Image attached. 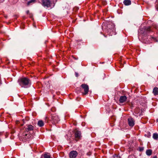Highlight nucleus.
<instances>
[{
    "label": "nucleus",
    "mask_w": 158,
    "mask_h": 158,
    "mask_svg": "<svg viewBox=\"0 0 158 158\" xmlns=\"http://www.w3.org/2000/svg\"><path fill=\"white\" fill-rule=\"evenodd\" d=\"M18 82L20 85L24 88L29 87L31 85V81L28 78L24 77L19 79Z\"/></svg>",
    "instance_id": "nucleus-1"
},
{
    "label": "nucleus",
    "mask_w": 158,
    "mask_h": 158,
    "mask_svg": "<svg viewBox=\"0 0 158 158\" xmlns=\"http://www.w3.org/2000/svg\"><path fill=\"white\" fill-rule=\"evenodd\" d=\"M34 128V127L32 125H29L27 126V128H25V132L23 133V136L24 135V137L26 138H29L31 137V134H28V132L30 131H32Z\"/></svg>",
    "instance_id": "nucleus-2"
},
{
    "label": "nucleus",
    "mask_w": 158,
    "mask_h": 158,
    "mask_svg": "<svg viewBox=\"0 0 158 158\" xmlns=\"http://www.w3.org/2000/svg\"><path fill=\"white\" fill-rule=\"evenodd\" d=\"M51 122L53 124H56L57 123L60 121L59 118L58 116L56 114H52L51 113Z\"/></svg>",
    "instance_id": "nucleus-3"
},
{
    "label": "nucleus",
    "mask_w": 158,
    "mask_h": 158,
    "mask_svg": "<svg viewBox=\"0 0 158 158\" xmlns=\"http://www.w3.org/2000/svg\"><path fill=\"white\" fill-rule=\"evenodd\" d=\"M42 5L45 7L49 8L52 7V3L51 0H42Z\"/></svg>",
    "instance_id": "nucleus-4"
},
{
    "label": "nucleus",
    "mask_w": 158,
    "mask_h": 158,
    "mask_svg": "<svg viewBox=\"0 0 158 158\" xmlns=\"http://www.w3.org/2000/svg\"><path fill=\"white\" fill-rule=\"evenodd\" d=\"M75 140L76 142L80 140L82 136L81 132L77 129H75L74 131Z\"/></svg>",
    "instance_id": "nucleus-5"
},
{
    "label": "nucleus",
    "mask_w": 158,
    "mask_h": 158,
    "mask_svg": "<svg viewBox=\"0 0 158 158\" xmlns=\"http://www.w3.org/2000/svg\"><path fill=\"white\" fill-rule=\"evenodd\" d=\"M81 87L84 89V92L82 93V94L84 95L87 94L89 92V88L88 86L85 84H82L81 85Z\"/></svg>",
    "instance_id": "nucleus-6"
},
{
    "label": "nucleus",
    "mask_w": 158,
    "mask_h": 158,
    "mask_svg": "<svg viewBox=\"0 0 158 158\" xmlns=\"http://www.w3.org/2000/svg\"><path fill=\"white\" fill-rule=\"evenodd\" d=\"M112 27L110 28L108 27L109 29H108V32L109 34L110 35H113L115 34V28L114 25L112 24L111 25Z\"/></svg>",
    "instance_id": "nucleus-7"
},
{
    "label": "nucleus",
    "mask_w": 158,
    "mask_h": 158,
    "mask_svg": "<svg viewBox=\"0 0 158 158\" xmlns=\"http://www.w3.org/2000/svg\"><path fill=\"white\" fill-rule=\"evenodd\" d=\"M78 155V153L76 151H72L70 152L69 156L70 158H75Z\"/></svg>",
    "instance_id": "nucleus-8"
},
{
    "label": "nucleus",
    "mask_w": 158,
    "mask_h": 158,
    "mask_svg": "<svg viewBox=\"0 0 158 158\" xmlns=\"http://www.w3.org/2000/svg\"><path fill=\"white\" fill-rule=\"evenodd\" d=\"M128 123L129 125L131 127H133L135 124V121L132 117H130L128 119Z\"/></svg>",
    "instance_id": "nucleus-9"
},
{
    "label": "nucleus",
    "mask_w": 158,
    "mask_h": 158,
    "mask_svg": "<svg viewBox=\"0 0 158 158\" xmlns=\"http://www.w3.org/2000/svg\"><path fill=\"white\" fill-rule=\"evenodd\" d=\"M127 99L126 96H122L120 97L119 101L120 103H123L126 101Z\"/></svg>",
    "instance_id": "nucleus-10"
},
{
    "label": "nucleus",
    "mask_w": 158,
    "mask_h": 158,
    "mask_svg": "<svg viewBox=\"0 0 158 158\" xmlns=\"http://www.w3.org/2000/svg\"><path fill=\"white\" fill-rule=\"evenodd\" d=\"M144 29L145 31L147 33L153 31V30L150 27H146L144 28Z\"/></svg>",
    "instance_id": "nucleus-11"
},
{
    "label": "nucleus",
    "mask_w": 158,
    "mask_h": 158,
    "mask_svg": "<svg viewBox=\"0 0 158 158\" xmlns=\"http://www.w3.org/2000/svg\"><path fill=\"white\" fill-rule=\"evenodd\" d=\"M123 3L125 5L128 6L131 4V2L130 0H124Z\"/></svg>",
    "instance_id": "nucleus-12"
},
{
    "label": "nucleus",
    "mask_w": 158,
    "mask_h": 158,
    "mask_svg": "<svg viewBox=\"0 0 158 158\" xmlns=\"http://www.w3.org/2000/svg\"><path fill=\"white\" fill-rule=\"evenodd\" d=\"M153 93L155 96L158 95V88L155 87L153 89Z\"/></svg>",
    "instance_id": "nucleus-13"
},
{
    "label": "nucleus",
    "mask_w": 158,
    "mask_h": 158,
    "mask_svg": "<svg viewBox=\"0 0 158 158\" xmlns=\"http://www.w3.org/2000/svg\"><path fill=\"white\" fill-rule=\"evenodd\" d=\"M148 38L151 40L155 42H157L158 40L156 37L152 36H149Z\"/></svg>",
    "instance_id": "nucleus-14"
},
{
    "label": "nucleus",
    "mask_w": 158,
    "mask_h": 158,
    "mask_svg": "<svg viewBox=\"0 0 158 158\" xmlns=\"http://www.w3.org/2000/svg\"><path fill=\"white\" fill-rule=\"evenodd\" d=\"M38 125L40 127H42L44 126V123L42 120L39 121L37 123Z\"/></svg>",
    "instance_id": "nucleus-15"
},
{
    "label": "nucleus",
    "mask_w": 158,
    "mask_h": 158,
    "mask_svg": "<svg viewBox=\"0 0 158 158\" xmlns=\"http://www.w3.org/2000/svg\"><path fill=\"white\" fill-rule=\"evenodd\" d=\"M152 152V150L151 149H148L146 151V154L148 156H150L151 155Z\"/></svg>",
    "instance_id": "nucleus-16"
},
{
    "label": "nucleus",
    "mask_w": 158,
    "mask_h": 158,
    "mask_svg": "<svg viewBox=\"0 0 158 158\" xmlns=\"http://www.w3.org/2000/svg\"><path fill=\"white\" fill-rule=\"evenodd\" d=\"M36 0H31L28 1L27 3V6H29L30 5L32 4L35 2Z\"/></svg>",
    "instance_id": "nucleus-17"
},
{
    "label": "nucleus",
    "mask_w": 158,
    "mask_h": 158,
    "mask_svg": "<svg viewBox=\"0 0 158 158\" xmlns=\"http://www.w3.org/2000/svg\"><path fill=\"white\" fill-rule=\"evenodd\" d=\"M153 138L156 140H157L158 139V134L157 133H154L153 135Z\"/></svg>",
    "instance_id": "nucleus-18"
},
{
    "label": "nucleus",
    "mask_w": 158,
    "mask_h": 158,
    "mask_svg": "<svg viewBox=\"0 0 158 158\" xmlns=\"http://www.w3.org/2000/svg\"><path fill=\"white\" fill-rule=\"evenodd\" d=\"M44 158H52L50 156L48 153H45L44 155Z\"/></svg>",
    "instance_id": "nucleus-19"
},
{
    "label": "nucleus",
    "mask_w": 158,
    "mask_h": 158,
    "mask_svg": "<svg viewBox=\"0 0 158 158\" xmlns=\"http://www.w3.org/2000/svg\"><path fill=\"white\" fill-rule=\"evenodd\" d=\"M27 14L28 15L30 18H32L33 16L32 14L30 13L29 10H27L26 12Z\"/></svg>",
    "instance_id": "nucleus-20"
},
{
    "label": "nucleus",
    "mask_w": 158,
    "mask_h": 158,
    "mask_svg": "<svg viewBox=\"0 0 158 158\" xmlns=\"http://www.w3.org/2000/svg\"><path fill=\"white\" fill-rule=\"evenodd\" d=\"M156 9L158 11V0H156V4L155 5Z\"/></svg>",
    "instance_id": "nucleus-21"
},
{
    "label": "nucleus",
    "mask_w": 158,
    "mask_h": 158,
    "mask_svg": "<svg viewBox=\"0 0 158 158\" xmlns=\"http://www.w3.org/2000/svg\"><path fill=\"white\" fill-rule=\"evenodd\" d=\"M51 110L52 112H55L56 110V109L55 107H52Z\"/></svg>",
    "instance_id": "nucleus-22"
},
{
    "label": "nucleus",
    "mask_w": 158,
    "mask_h": 158,
    "mask_svg": "<svg viewBox=\"0 0 158 158\" xmlns=\"http://www.w3.org/2000/svg\"><path fill=\"white\" fill-rule=\"evenodd\" d=\"M144 150V148L143 147H140L139 148V150L140 152H142Z\"/></svg>",
    "instance_id": "nucleus-23"
},
{
    "label": "nucleus",
    "mask_w": 158,
    "mask_h": 158,
    "mask_svg": "<svg viewBox=\"0 0 158 158\" xmlns=\"http://www.w3.org/2000/svg\"><path fill=\"white\" fill-rule=\"evenodd\" d=\"M45 119V122H46L47 123H49V121H48V117H46Z\"/></svg>",
    "instance_id": "nucleus-24"
},
{
    "label": "nucleus",
    "mask_w": 158,
    "mask_h": 158,
    "mask_svg": "<svg viewBox=\"0 0 158 158\" xmlns=\"http://www.w3.org/2000/svg\"><path fill=\"white\" fill-rule=\"evenodd\" d=\"M75 76L77 77L78 76V74L77 72L75 73Z\"/></svg>",
    "instance_id": "nucleus-25"
},
{
    "label": "nucleus",
    "mask_w": 158,
    "mask_h": 158,
    "mask_svg": "<svg viewBox=\"0 0 158 158\" xmlns=\"http://www.w3.org/2000/svg\"><path fill=\"white\" fill-rule=\"evenodd\" d=\"M130 106L131 108L133 107V104L132 103H131L130 105Z\"/></svg>",
    "instance_id": "nucleus-26"
},
{
    "label": "nucleus",
    "mask_w": 158,
    "mask_h": 158,
    "mask_svg": "<svg viewBox=\"0 0 158 158\" xmlns=\"http://www.w3.org/2000/svg\"><path fill=\"white\" fill-rule=\"evenodd\" d=\"M152 158H157V156H153Z\"/></svg>",
    "instance_id": "nucleus-27"
},
{
    "label": "nucleus",
    "mask_w": 158,
    "mask_h": 158,
    "mask_svg": "<svg viewBox=\"0 0 158 158\" xmlns=\"http://www.w3.org/2000/svg\"><path fill=\"white\" fill-rule=\"evenodd\" d=\"M156 121L157 122H158V119H157L156 120Z\"/></svg>",
    "instance_id": "nucleus-28"
},
{
    "label": "nucleus",
    "mask_w": 158,
    "mask_h": 158,
    "mask_svg": "<svg viewBox=\"0 0 158 158\" xmlns=\"http://www.w3.org/2000/svg\"><path fill=\"white\" fill-rule=\"evenodd\" d=\"M152 43V42H147V43Z\"/></svg>",
    "instance_id": "nucleus-29"
},
{
    "label": "nucleus",
    "mask_w": 158,
    "mask_h": 158,
    "mask_svg": "<svg viewBox=\"0 0 158 158\" xmlns=\"http://www.w3.org/2000/svg\"><path fill=\"white\" fill-rule=\"evenodd\" d=\"M2 135V133L0 132V135Z\"/></svg>",
    "instance_id": "nucleus-30"
}]
</instances>
